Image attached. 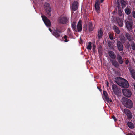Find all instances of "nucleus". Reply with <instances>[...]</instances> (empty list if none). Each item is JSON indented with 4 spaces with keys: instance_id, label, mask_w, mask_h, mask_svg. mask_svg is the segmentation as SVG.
Returning a JSON list of instances; mask_svg holds the SVG:
<instances>
[{
    "instance_id": "obj_31",
    "label": "nucleus",
    "mask_w": 135,
    "mask_h": 135,
    "mask_svg": "<svg viewBox=\"0 0 135 135\" xmlns=\"http://www.w3.org/2000/svg\"><path fill=\"white\" fill-rule=\"evenodd\" d=\"M131 46V47L132 49L133 50H135V43L133 42H132Z\"/></svg>"
},
{
    "instance_id": "obj_25",
    "label": "nucleus",
    "mask_w": 135,
    "mask_h": 135,
    "mask_svg": "<svg viewBox=\"0 0 135 135\" xmlns=\"http://www.w3.org/2000/svg\"><path fill=\"white\" fill-rule=\"evenodd\" d=\"M129 71L131 74L132 77L135 79V72H134V70L132 68H130Z\"/></svg>"
},
{
    "instance_id": "obj_40",
    "label": "nucleus",
    "mask_w": 135,
    "mask_h": 135,
    "mask_svg": "<svg viewBox=\"0 0 135 135\" xmlns=\"http://www.w3.org/2000/svg\"><path fill=\"white\" fill-rule=\"evenodd\" d=\"M129 62V61L128 59L125 60V63L126 64H127Z\"/></svg>"
},
{
    "instance_id": "obj_36",
    "label": "nucleus",
    "mask_w": 135,
    "mask_h": 135,
    "mask_svg": "<svg viewBox=\"0 0 135 135\" xmlns=\"http://www.w3.org/2000/svg\"><path fill=\"white\" fill-rule=\"evenodd\" d=\"M112 118L116 122V121H117V118L114 116L113 115L112 116Z\"/></svg>"
},
{
    "instance_id": "obj_17",
    "label": "nucleus",
    "mask_w": 135,
    "mask_h": 135,
    "mask_svg": "<svg viewBox=\"0 0 135 135\" xmlns=\"http://www.w3.org/2000/svg\"><path fill=\"white\" fill-rule=\"evenodd\" d=\"M108 54L109 56L112 59H115L116 58V55L113 51H108Z\"/></svg>"
},
{
    "instance_id": "obj_4",
    "label": "nucleus",
    "mask_w": 135,
    "mask_h": 135,
    "mask_svg": "<svg viewBox=\"0 0 135 135\" xmlns=\"http://www.w3.org/2000/svg\"><path fill=\"white\" fill-rule=\"evenodd\" d=\"M125 26L129 30L132 29L133 25V21L129 20H126L125 21Z\"/></svg>"
},
{
    "instance_id": "obj_44",
    "label": "nucleus",
    "mask_w": 135,
    "mask_h": 135,
    "mask_svg": "<svg viewBox=\"0 0 135 135\" xmlns=\"http://www.w3.org/2000/svg\"><path fill=\"white\" fill-rule=\"evenodd\" d=\"M98 51L99 54H100L101 53V50H99V49H98Z\"/></svg>"
},
{
    "instance_id": "obj_1",
    "label": "nucleus",
    "mask_w": 135,
    "mask_h": 135,
    "mask_svg": "<svg viewBox=\"0 0 135 135\" xmlns=\"http://www.w3.org/2000/svg\"><path fill=\"white\" fill-rule=\"evenodd\" d=\"M115 81L118 84L123 87L127 88L129 86V84L127 81L122 78L116 77Z\"/></svg>"
},
{
    "instance_id": "obj_24",
    "label": "nucleus",
    "mask_w": 135,
    "mask_h": 135,
    "mask_svg": "<svg viewBox=\"0 0 135 135\" xmlns=\"http://www.w3.org/2000/svg\"><path fill=\"white\" fill-rule=\"evenodd\" d=\"M127 124L128 127L130 128L133 129L134 128V125L132 122H128Z\"/></svg>"
},
{
    "instance_id": "obj_30",
    "label": "nucleus",
    "mask_w": 135,
    "mask_h": 135,
    "mask_svg": "<svg viewBox=\"0 0 135 135\" xmlns=\"http://www.w3.org/2000/svg\"><path fill=\"white\" fill-rule=\"evenodd\" d=\"M125 45L127 49H129L131 46V45L130 43L129 42H126L125 43Z\"/></svg>"
},
{
    "instance_id": "obj_38",
    "label": "nucleus",
    "mask_w": 135,
    "mask_h": 135,
    "mask_svg": "<svg viewBox=\"0 0 135 135\" xmlns=\"http://www.w3.org/2000/svg\"><path fill=\"white\" fill-rule=\"evenodd\" d=\"M109 38L111 40H112L113 39V36L110 35H109Z\"/></svg>"
},
{
    "instance_id": "obj_3",
    "label": "nucleus",
    "mask_w": 135,
    "mask_h": 135,
    "mask_svg": "<svg viewBox=\"0 0 135 135\" xmlns=\"http://www.w3.org/2000/svg\"><path fill=\"white\" fill-rule=\"evenodd\" d=\"M62 32V31L60 28L56 27V28L54 30L52 33L56 38H58L60 36V33Z\"/></svg>"
},
{
    "instance_id": "obj_45",
    "label": "nucleus",
    "mask_w": 135,
    "mask_h": 135,
    "mask_svg": "<svg viewBox=\"0 0 135 135\" xmlns=\"http://www.w3.org/2000/svg\"><path fill=\"white\" fill-rule=\"evenodd\" d=\"M64 41L65 42H68L69 41V40H67V38H66V39H65Z\"/></svg>"
},
{
    "instance_id": "obj_9",
    "label": "nucleus",
    "mask_w": 135,
    "mask_h": 135,
    "mask_svg": "<svg viewBox=\"0 0 135 135\" xmlns=\"http://www.w3.org/2000/svg\"><path fill=\"white\" fill-rule=\"evenodd\" d=\"M122 92L123 94L127 97H130L132 94L131 91L128 89H122Z\"/></svg>"
},
{
    "instance_id": "obj_7",
    "label": "nucleus",
    "mask_w": 135,
    "mask_h": 135,
    "mask_svg": "<svg viewBox=\"0 0 135 135\" xmlns=\"http://www.w3.org/2000/svg\"><path fill=\"white\" fill-rule=\"evenodd\" d=\"M69 18L66 17H61L59 18V23L62 24H66Z\"/></svg>"
},
{
    "instance_id": "obj_37",
    "label": "nucleus",
    "mask_w": 135,
    "mask_h": 135,
    "mask_svg": "<svg viewBox=\"0 0 135 135\" xmlns=\"http://www.w3.org/2000/svg\"><path fill=\"white\" fill-rule=\"evenodd\" d=\"M132 15L133 17L135 18V11H133L132 12Z\"/></svg>"
},
{
    "instance_id": "obj_21",
    "label": "nucleus",
    "mask_w": 135,
    "mask_h": 135,
    "mask_svg": "<svg viewBox=\"0 0 135 135\" xmlns=\"http://www.w3.org/2000/svg\"><path fill=\"white\" fill-rule=\"evenodd\" d=\"M114 31L117 34H118L120 33V31L119 28L116 26L114 25L113 27Z\"/></svg>"
},
{
    "instance_id": "obj_34",
    "label": "nucleus",
    "mask_w": 135,
    "mask_h": 135,
    "mask_svg": "<svg viewBox=\"0 0 135 135\" xmlns=\"http://www.w3.org/2000/svg\"><path fill=\"white\" fill-rule=\"evenodd\" d=\"M88 28V26L85 25L83 26V30L86 32H87V28Z\"/></svg>"
},
{
    "instance_id": "obj_6",
    "label": "nucleus",
    "mask_w": 135,
    "mask_h": 135,
    "mask_svg": "<svg viewBox=\"0 0 135 135\" xmlns=\"http://www.w3.org/2000/svg\"><path fill=\"white\" fill-rule=\"evenodd\" d=\"M44 6H45V9L47 13L46 16L48 17L50 16L51 15V8L50 5L48 3H46L45 4Z\"/></svg>"
},
{
    "instance_id": "obj_39",
    "label": "nucleus",
    "mask_w": 135,
    "mask_h": 135,
    "mask_svg": "<svg viewBox=\"0 0 135 135\" xmlns=\"http://www.w3.org/2000/svg\"><path fill=\"white\" fill-rule=\"evenodd\" d=\"M95 48H96V45H95V44H93V49H92L93 50V51H94L95 50Z\"/></svg>"
},
{
    "instance_id": "obj_11",
    "label": "nucleus",
    "mask_w": 135,
    "mask_h": 135,
    "mask_svg": "<svg viewBox=\"0 0 135 135\" xmlns=\"http://www.w3.org/2000/svg\"><path fill=\"white\" fill-rule=\"evenodd\" d=\"M95 8L97 13L100 12V0H97L96 1L95 4Z\"/></svg>"
},
{
    "instance_id": "obj_28",
    "label": "nucleus",
    "mask_w": 135,
    "mask_h": 135,
    "mask_svg": "<svg viewBox=\"0 0 135 135\" xmlns=\"http://www.w3.org/2000/svg\"><path fill=\"white\" fill-rule=\"evenodd\" d=\"M121 3L122 8H124L126 7V3L124 0H121Z\"/></svg>"
},
{
    "instance_id": "obj_2",
    "label": "nucleus",
    "mask_w": 135,
    "mask_h": 135,
    "mask_svg": "<svg viewBox=\"0 0 135 135\" xmlns=\"http://www.w3.org/2000/svg\"><path fill=\"white\" fill-rule=\"evenodd\" d=\"M123 104L128 108H131L133 107L132 102L129 99L125 97H123L121 100Z\"/></svg>"
},
{
    "instance_id": "obj_32",
    "label": "nucleus",
    "mask_w": 135,
    "mask_h": 135,
    "mask_svg": "<svg viewBox=\"0 0 135 135\" xmlns=\"http://www.w3.org/2000/svg\"><path fill=\"white\" fill-rule=\"evenodd\" d=\"M91 42H89V43L87 47V48L88 50H91Z\"/></svg>"
},
{
    "instance_id": "obj_14",
    "label": "nucleus",
    "mask_w": 135,
    "mask_h": 135,
    "mask_svg": "<svg viewBox=\"0 0 135 135\" xmlns=\"http://www.w3.org/2000/svg\"><path fill=\"white\" fill-rule=\"evenodd\" d=\"M110 61L112 65L116 68H118L119 66V65L116 60L114 59H110Z\"/></svg>"
},
{
    "instance_id": "obj_42",
    "label": "nucleus",
    "mask_w": 135,
    "mask_h": 135,
    "mask_svg": "<svg viewBox=\"0 0 135 135\" xmlns=\"http://www.w3.org/2000/svg\"><path fill=\"white\" fill-rule=\"evenodd\" d=\"M68 37L66 35H65L64 37V38L65 39H66Z\"/></svg>"
},
{
    "instance_id": "obj_48",
    "label": "nucleus",
    "mask_w": 135,
    "mask_h": 135,
    "mask_svg": "<svg viewBox=\"0 0 135 135\" xmlns=\"http://www.w3.org/2000/svg\"><path fill=\"white\" fill-rule=\"evenodd\" d=\"M103 1L104 0H100V2L101 3H102L103 2Z\"/></svg>"
},
{
    "instance_id": "obj_46",
    "label": "nucleus",
    "mask_w": 135,
    "mask_h": 135,
    "mask_svg": "<svg viewBox=\"0 0 135 135\" xmlns=\"http://www.w3.org/2000/svg\"><path fill=\"white\" fill-rule=\"evenodd\" d=\"M126 135H133V134L132 133H128L126 134Z\"/></svg>"
},
{
    "instance_id": "obj_49",
    "label": "nucleus",
    "mask_w": 135,
    "mask_h": 135,
    "mask_svg": "<svg viewBox=\"0 0 135 135\" xmlns=\"http://www.w3.org/2000/svg\"><path fill=\"white\" fill-rule=\"evenodd\" d=\"M123 54H124V52H123Z\"/></svg>"
},
{
    "instance_id": "obj_27",
    "label": "nucleus",
    "mask_w": 135,
    "mask_h": 135,
    "mask_svg": "<svg viewBox=\"0 0 135 135\" xmlns=\"http://www.w3.org/2000/svg\"><path fill=\"white\" fill-rule=\"evenodd\" d=\"M120 40L122 42L124 43L126 41V38L125 36L123 35H121L120 36Z\"/></svg>"
},
{
    "instance_id": "obj_12",
    "label": "nucleus",
    "mask_w": 135,
    "mask_h": 135,
    "mask_svg": "<svg viewBox=\"0 0 135 135\" xmlns=\"http://www.w3.org/2000/svg\"><path fill=\"white\" fill-rule=\"evenodd\" d=\"M79 6L78 2L76 1H74L73 3L71 9L73 11H76L78 9Z\"/></svg>"
},
{
    "instance_id": "obj_13",
    "label": "nucleus",
    "mask_w": 135,
    "mask_h": 135,
    "mask_svg": "<svg viewBox=\"0 0 135 135\" xmlns=\"http://www.w3.org/2000/svg\"><path fill=\"white\" fill-rule=\"evenodd\" d=\"M117 45L118 50L120 51H122L123 50V47L122 42L118 41L117 42Z\"/></svg>"
},
{
    "instance_id": "obj_16",
    "label": "nucleus",
    "mask_w": 135,
    "mask_h": 135,
    "mask_svg": "<svg viewBox=\"0 0 135 135\" xmlns=\"http://www.w3.org/2000/svg\"><path fill=\"white\" fill-rule=\"evenodd\" d=\"M116 19L118 25L120 27H122L123 25V20L118 17H116Z\"/></svg>"
},
{
    "instance_id": "obj_22",
    "label": "nucleus",
    "mask_w": 135,
    "mask_h": 135,
    "mask_svg": "<svg viewBox=\"0 0 135 135\" xmlns=\"http://www.w3.org/2000/svg\"><path fill=\"white\" fill-rule=\"evenodd\" d=\"M117 3L118 4L117 7L118 8V14L119 16H122V13L121 9L120 8V4H119V2L118 1H117Z\"/></svg>"
},
{
    "instance_id": "obj_43",
    "label": "nucleus",
    "mask_w": 135,
    "mask_h": 135,
    "mask_svg": "<svg viewBox=\"0 0 135 135\" xmlns=\"http://www.w3.org/2000/svg\"><path fill=\"white\" fill-rule=\"evenodd\" d=\"M106 85L107 87H108L109 85V83L108 81H107L106 82Z\"/></svg>"
},
{
    "instance_id": "obj_20",
    "label": "nucleus",
    "mask_w": 135,
    "mask_h": 135,
    "mask_svg": "<svg viewBox=\"0 0 135 135\" xmlns=\"http://www.w3.org/2000/svg\"><path fill=\"white\" fill-rule=\"evenodd\" d=\"M103 35V32L101 29L99 30L98 31L97 36L99 39H100L102 38Z\"/></svg>"
},
{
    "instance_id": "obj_33",
    "label": "nucleus",
    "mask_w": 135,
    "mask_h": 135,
    "mask_svg": "<svg viewBox=\"0 0 135 135\" xmlns=\"http://www.w3.org/2000/svg\"><path fill=\"white\" fill-rule=\"evenodd\" d=\"M103 94L105 97V99H108L107 97H108V96L106 91H103Z\"/></svg>"
},
{
    "instance_id": "obj_50",
    "label": "nucleus",
    "mask_w": 135,
    "mask_h": 135,
    "mask_svg": "<svg viewBox=\"0 0 135 135\" xmlns=\"http://www.w3.org/2000/svg\"><path fill=\"white\" fill-rule=\"evenodd\" d=\"M134 135H135V134H134Z\"/></svg>"
},
{
    "instance_id": "obj_23",
    "label": "nucleus",
    "mask_w": 135,
    "mask_h": 135,
    "mask_svg": "<svg viewBox=\"0 0 135 135\" xmlns=\"http://www.w3.org/2000/svg\"><path fill=\"white\" fill-rule=\"evenodd\" d=\"M76 22H73L71 25V27L73 30L74 31H76Z\"/></svg>"
},
{
    "instance_id": "obj_8",
    "label": "nucleus",
    "mask_w": 135,
    "mask_h": 135,
    "mask_svg": "<svg viewBox=\"0 0 135 135\" xmlns=\"http://www.w3.org/2000/svg\"><path fill=\"white\" fill-rule=\"evenodd\" d=\"M82 23L81 20H80L79 21L76 26V31H75V32H81L82 29Z\"/></svg>"
},
{
    "instance_id": "obj_47",
    "label": "nucleus",
    "mask_w": 135,
    "mask_h": 135,
    "mask_svg": "<svg viewBox=\"0 0 135 135\" xmlns=\"http://www.w3.org/2000/svg\"><path fill=\"white\" fill-rule=\"evenodd\" d=\"M49 30L51 32H52V30L51 29L49 28Z\"/></svg>"
},
{
    "instance_id": "obj_26",
    "label": "nucleus",
    "mask_w": 135,
    "mask_h": 135,
    "mask_svg": "<svg viewBox=\"0 0 135 135\" xmlns=\"http://www.w3.org/2000/svg\"><path fill=\"white\" fill-rule=\"evenodd\" d=\"M125 12L126 14L129 15L131 12V9L130 8H128L127 7L125 9Z\"/></svg>"
},
{
    "instance_id": "obj_35",
    "label": "nucleus",
    "mask_w": 135,
    "mask_h": 135,
    "mask_svg": "<svg viewBox=\"0 0 135 135\" xmlns=\"http://www.w3.org/2000/svg\"><path fill=\"white\" fill-rule=\"evenodd\" d=\"M107 98L108 99H105L108 102H112V100H111V99H110L108 97H107Z\"/></svg>"
},
{
    "instance_id": "obj_41",
    "label": "nucleus",
    "mask_w": 135,
    "mask_h": 135,
    "mask_svg": "<svg viewBox=\"0 0 135 135\" xmlns=\"http://www.w3.org/2000/svg\"><path fill=\"white\" fill-rule=\"evenodd\" d=\"M108 46H109V47L111 48H113V45H111V44H109L108 45Z\"/></svg>"
},
{
    "instance_id": "obj_10",
    "label": "nucleus",
    "mask_w": 135,
    "mask_h": 135,
    "mask_svg": "<svg viewBox=\"0 0 135 135\" xmlns=\"http://www.w3.org/2000/svg\"><path fill=\"white\" fill-rule=\"evenodd\" d=\"M124 112L126 115L128 119H130L132 117V115L131 111L128 109H124Z\"/></svg>"
},
{
    "instance_id": "obj_18",
    "label": "nucleus",
    "mask_w": 135,
    "mask_h": 135,
    "mask_svg": "<svg viewBox=\"0 0 135 135\" xmlns=\"http://www.w3.org/2000/svg\"><path fill=\"white\" fill-rule=\"evenodd\" d=\"M93 25L91 21H90L88 23L87 26L89 32H90L93 30Z\"/></svg>"
},
{
    "instance_id": "obj_5",
    "label": "nucleus",
    "mask_w": 135,
    "mask_h": 135,
    "mask_svg": "<svg viewBox=\"0 0 135 135\" xmlns=\"http://www.w3.org/2000/svg\"><path fill=\"white\" fill-rule=\"evenodd\" d=\"M41 17L46 25L48 27H50L51 25L50 21L45 16L42 15Z\"/></svg>"
},
{
    "instance_id": "obj_15",
    "label": "nucleus",
    "mask_w": 135,
    "mask_h": 135,
    "mask_svg": "<svg viewBox=\"0 0 135 135\" xmlns=\"http://www.w3.org/2000/svg\"><path fill=\"white\" fill-rule=\"evenodd\" d=\"M112 88L115 94H117L119 93V89L116 85L113 84L112 86Z\"/></svg>"
},
{
    "instance_id": "obj_19",
    "label": "nucleus",
    "mask_w": 135,
    "mask_h": 135,
    "mask_svg": "<svg viewBox=\"0 0 135 135\" xmlns=\"http://www.w3.org/2000/svg\"><path fill=\"white\" fill-rule=\"evenodd\" d=\"M117 59L118 62L120 64H122L123 61L122 56L119 54H117Z\"/></svg>"
},
{
    "instance_id": "obj_29",
    "label": "nucleus",
    "mask_w": 135,
    "mask_h": 135,
    "mask_svg": "<svg viewBox=\"0 0 135 135\" xmlns=\"http://www.w3.org/2000/svg\"><path fill=\"white\" fill-rule=\"evenodd\" d=\"M125 36L128 41H131V36L129 33H126L125 34Z\"/></svg>"
}]
</instances>
